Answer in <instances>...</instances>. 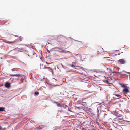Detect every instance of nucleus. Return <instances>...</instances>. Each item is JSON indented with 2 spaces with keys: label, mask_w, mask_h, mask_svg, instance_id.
I'll return each instance as SVG.
<instances>
[{
  "label": "nucleus",
  "mask_w": 130,
  "mask_h": 130,
  "mask_svg": "<svg viewBox=\"0 0 130 130\" xmlns=\"http://www.w3.org/2000/svg\"><path fill=\"white\" fill-rule=\"evenodd\" d=\"M123 91L124 93L125 94L126 96L128 93L129 92V91L128 89L126 88L124 89Z\"/></svg>",
  "instance_id": "1"
},
{
  "label": "nucleus",
  "mask_w": 130,
  "mask_h": 130,
  "mask_svg": "<svg viewBox=\"0 0 130 130\" xmlns=\"http://www.w3.org/2000/svg\"><path fill=\"white\" fill-rule=\"evenodd\" d=\"M118 61L122 64H124L125 63V61L123 59H121L119 60Z\"/></svg>",
  "instance_id": "2"
},
{
  "label": "nucleus",
  "mask_w": 130,
  "mask_h": 130,
  "mask_svg": "<svg viewBox=\"0 0 130 130\" xmlns=\"http://www.w3.org/2000/svg\"><path fill=\"white\" fill-rule=\"evenodd\" d=\"M5 85L6 87L9 88L10 87V84L8 82H6L5 84Z\"/></svg>",
  "instance_id": "3"
},
{
  "label": "nucleus",
  "mask_w": 130,
  "mask_h": 130,
  "mask_svg": "<svg viewBox=\"0 0 130 130\" xmlns=\"http://www.w3.org/2000/svg\"><path fill=\"white\" fill-rule=\"evenodd\" d=\"M11 76H14L17 77H21L23 75L21 74H11Z\"/></svg>",
  "instance_id": "4"
},
{
  "label": "nucleus",
  "mask_w": 130,
  "mask_h": 130,
  "mask_svg": "<svg viewBox=\"0 0 130 130\" xmlns=\"http://www.w3.org/2000/svg\"><path fill=\"white\" fill-rule=\"evenodd\" d=\"M15 41H12V42H10V41H8L7 40H6V41L5 42L7 43H8V44H12V43H14Z\"/></svg>",
  "instance_id": "5"
},
{
  "label": "nucleus",
  "mask_w": 130,
  "mask_h": 130,
  "mask_svg": "<svg viewBox=\"0 0 130 130\" xmlns=\"http://www.w3.org/2000/svg\"><path fill=\"white\" fill-rule=\"evenodd\" d=\"M54 103L56 104L58 107H62V106H61L59 103L58 102H54Z\"/></svg>",
  "instance_id": "6"
},
{
  "label": "nucleus",
  "mask_w": 130,
  "mask_h": 130,
  "mask_svg": "<svg viewBox=\"0 0 130 130\" xmlns=\"http://www.w3.org/2000/svg\"><path fill=\"white\" fill-rule=\"evenodd\" d=\"M55 48L58 49L59 50H62V49L60 47H55L53 48L52 49H51L50 51H54V49Z\"/></svg>",
  "instance_id": "7"
},
{
  "label": "nucleus",
  "mask_w": 130,
  "mask_h": 130,
  "mask_svg": "<svg viewBox=\"0 0 130 130\" xmlns=\"http://www.w3.org/2000/svg\"><path fill=\"white\" fill-rule=\"evenodd\" d=\"M43 126L42 125L39 126L38 127H37V129H41L43 128Z\"/></svg>",
  "instance_id": "8"
},
{
  "label": "nucleus",
  "mask_w": 130,
  "mask_h": 130,
  "mask_svg": "<svg viewBox=\"0 0 130 130\" xmlns=\"http://www.w3.org/2000/svg\"><path fill=\"white\" fill-rule=\"evenodd\" d=\"M75 109L77 108L79 110H80L82 108L80 107H78L77 106H75Z\"/></svg>",
  "instance_id": "9"
},
{
  "label": "nucleus",
  "mask_w": 130,
  "mask_h": 130,
  "mask_svg": "<svg viewBox=\"0 0 130 130\" xmlns=\"http://www.w3.org/2000/svg\"><path fill=\"white\" fill-rule=\"evenodd\" d=\"M45 68L48 69H49L50 70H52V69L50 67H45Z\"/></svg>",
  "instance_id": "10"
},
{
  "label": "nucleus",
  "mask_w": 130,
  "mask_h": 130,
  "mask_svg": "<svg viewBox=\"0 0 130 130\" xmlns=\"http://www.w3.org/2000/svg\"><path fill=\"white\" fill-rule=\"evenodd\" d=\"M4 109V108H3L2 107H0V111H3Z\"/></svg>",
  "instance_id": "11"
},
{
  "label": "nucleus",
  "mask_w": 130,
  "mask_h": 130,
  "mask_svg": "<svg viewBox=\"0 0 130 130\" xmlns=\"http://www.w3.org/2000/svg\"><path fill=\"white\" fill-rule=\"evenodd\" d=\"M104 82L105 83H106L107 84H109V81L108 80H105L104 81Z\"/></svg>",
  "instance_id": "12"
},
{
  "label": "nucleus",
  "mask_w": 130,
  "mask_h": 130,
  "mask_svg": "<svg viewBox=\"0 0 130 130\" xmlns=\"http://www.w3.org/2000/svg\"><path fill=\"white\" fill-rule=\"evenodd\" d=\"M114 95H115L116 96L118 97L119 96H120L119 94H114Z\"/></svg>",
  "instance_id": "13"
},
{
  "label": "nucleus",
  "mask_w": 130,
  "mask_h": 130,
  "mask_svg": "<svg viewBox=\"0 0 130 130\" xmlns=\"http://www.w3.org/2000/svg\"><path fill=\"white\" fill-rule=\"evenodd\" d=\"M69 65L71 67H75V66L73 64L72 65L69 64Z\"/></svg>",
  "instance_id": "14"
},
{
  "label": "nucleus",
  "mask_w": 130,
  "mask_h": 130,
  "mask_svg": "<svg viewBox=\"0 0 130 130\" xmlns=\"http://www.w3.org/2000/svg\"><path fill=\"white\" fill-rule=\"evenodd\" d=\"M39 93V92H35L34 93V94L35 95H37Z\"/></svg>",
  "instance_id": "15"
},
{
  "label": "nucleus",
  "mask_w": 130,
  "mask_h": 130,
  "mask_svg": "<svg viewBox=\"0 0 130 130\" xmlns=\"http://www.w3.org/2000/svg\"><path fill=\"white\" fill-rule=\"evenodd\" d=\"M67 107V106L65 105H63V107H64V108H66V107Z\"/></svg>",
  "instance_id": "16"
},
{
  "label": "nucleus",
  "mask_w": 130,
  "mask_h": 130,
  "mask_svg": "<svg viewBox=\"0 0 130 130\" xmlns=\"http://www.w3.org/2000/svg\"><path fill=\"white\" fill-rule=\"evenodd\" d=\"M116 111H114V115H115L116 116H117V114H116Z\"/></svg>",
  "instance_id": "17"
},
{
  "label": "nucleus",
  "mask_w": 130,
  "mask_h": 130,
  "mask_svg": "<svg viewBox=\"0 0 130 130\" xmlns=\"http://www.w3.org/2000/svg\"><path fill=\"white\" fill-rule=\"evenodd\" d=\"M114 91L115 92L117 91V89L115 88H114Z\"/></svg>",
  "instance_id": "18"
},
{
  "label": "nucleus",
  "mask_w": 130,
  "mask_h": 130,
  "mask_svg": "<svg viewBox=\"0 0 130 130\" xmlns=\"http://www.w3.org/2000/svg\"><path fill=\"white\" fill-rule=\"evenodd\" d=\"M63 51H64V50H62L61 51H59L60 52H63Z\"/></svg>",
  "instance_id": "19"
},
{
  "label": "nucleus",
  "mask_w": 130,
  "mask_h": 130,
  "mask_svg": "<svg viewBox=\"0 0 130 130\" xmlns=\"http://www.w3.org/2000/svg\"><path fill=\"white\" fill-rule=\"evenodd\" d=\"M72 64H76V63L75 62H72Z\"/></svg>",
  "instance_id": "20"
},
{
  "label": "nucleus",
  "mask_w": 130,
  "mask_h": 130,
  "mask_svg": "<svg viewBox=\"0 0 130 130\" xmlns=\"http://www.w3.org/2000/svg\"><path fill=\"white\" fill-rule=\"evenodd\" d=\"M2 127L0 126V130H1L2 129Z\"/></svg>",
  "instance_id": "21"
},
{
  "label": "nucleus",
  "mask_w": 130,
  "mask_h": 130,
  "mask_svg": "<svg viewBox=\"0 0 130 130\" xmlns=\"http://www.w3.org/2000/svg\"><path fill=\"white\" fill-rule=\"evenodd\" d=\"M46 64H49L47 62H46Z\"/></svg>",
  "instance_id": "22"
},
{
  "label": "nucleus",
  "mask_w": 130,
  "mask_h": 130,
  "mask_svg": "<svg viewBox=\"0 0 130 130\" xmlns=\"http://www.w3.org/2000/svg\"><path fill=\"white\" fill-rule=\"evenodd\" d=\"M78 67H80V68H83L82 67H80V66H78Z\"/></svg>",
  "instance_id": "23"
},
{
  "label": "nucleus",
  "mask_w": 130,
  "mask_h": 130,
  "mask_svg": "<svg viewBox=\"0 0 130 130\" xmlns=\"http://www.w3.org/2000/svg\"><path fill=\"white\" fill-rule=\"evenodd\" d=\"M58 85H55V86H58Z\"/></svg>",
  "instance_id": "24"
},
{
  "label": "nucleus",
  "mask_w": 130,
  "mask_h": 130,
  "mask_svg": "<svg viewBox=\"0 0 130 130\" xmlns=\"http://www.w3.org/2000/svg\"><path fill=\"white\" fill-rule=\"evenodd\" d=\"M12 71H13V69H12Z\"/></svg>",
  "instance_id": "25"
},
{
  "label": "nucleus",
  "mask_w": 130,
  "mask_h": 130,
  "mask_svg": "<svg viewBox=\"0 0 130 130\" xmlns=\"http://www.w3.org/2000/svg\"><path fill=\"white\" fill-rule=\"evenodd\" d=\"M48 59H50V58H48Z\"/></svg>",
  "instance_id": "26"
},
{
  "label": "nucleus",
  "mask_w": 130,
  "mask_h": 130,
  "mask_svg": "<svg viewBox=\"0 0 130 130\" xmlns=\"http://www.w3.org/2000/svg\"><path fill=\"white\" fill-rule=\"evenodd\" d=\"M114 99H116V98H114Z\"/></svg>",
  "instance_id": "27"
},
{
  "label": "nucleus",
  "mask_w": 130,
  "mask_h": 130,
  "mask_svg": "<svg viewBox=\"0 0 130 130\" xmlns=\"http://www.w3.org/2000/svg\"><path fill=\"white\" fill-rule=\"evenodd\" d=\"M114 99H116V98H114Z\"/></svg>",
  "instance_id": "28"
}]
</instances>
